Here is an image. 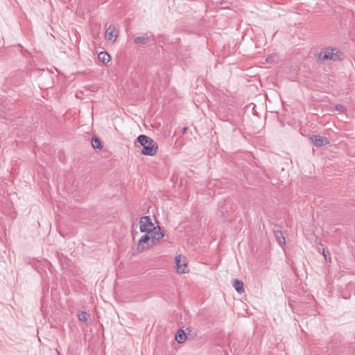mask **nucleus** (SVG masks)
Wrapping results in <instances>:
<instances>
[{
  "label": "nucleus",
  "mask_w": 355,
  "mask_h": 355,
  "mask_svg": "<svg viewBox=\"0 0 355 355\" xmlns=\"http://www.w3.org/2000/svg\"><path fill=\"white\" fill-rule=\"evenodd\" d=\"M164 236V231L159 226L155 230H150L139 236L138 232L132 234V239L136 243L135 250L143 252L157 245Z\"/></svg>",
  "instance_id": "1"
},
{
  "label": "nucleus",
  "mask_w": 355,
  "mask_h": 355,
  "mask_svg": "<svg viewBox=\"0 0 355 355\" xmlns=\"http://www.w3.org/2000/svg\"><path fill=\"white\" fill-rule=\"evenodd\" d=\"M137 141L144 147L141 151L142 155L153 156L157 153L158 146L150 137L141 135L137 137Z\"/></svg>",
  "instance_id": "2"
},
{
  "label": "nucleus",
  "mask_w": 355,
  "mask_h": 355,
  "mask_svg": "<svg viewBox=\"0 0 355 355\" xmlns=\"http://www.w3.org/2000/svg\"><path fill=\"white\" fill-rule=\"evenodd\" d=\"M343 58V53L337 49L334 48H326L322 50L318 57L319 60L322 62L327 60H341Z\"/></svg>",
  "instance_id": "3"
},
{
  "label": "nucleus",
  "mask_w": 355,
  "mask_h": 355,
  "mask_svg": "<svg viewBox=\"0 0 355 355\" xmlns=\"http://www.w3.org/2000/svg\"><path fill=\"white\" fill-rule=\"evenodd\" d=\"M157 226L150 216H143L139 220V230L142 234L150 230L156 229Z\"/></svg>",
  "instance_id": "4"
},
{
  "label": "nucleus",
  "mask_w": 355,
  "mask_h": 355,
  "mask_svg": "<svg viewBox=\"0 0 355 355\" xmlns=\"http://www.w3.org/2000/svg\"><path fill=\"white\" fill-rule=\"evenodd\" d=\"M175 262L176 264L177 272L179 274H184L188 272L187 270V259L185 256L179 254L175 257Z\"/></svg>",
  "instance_id": "5"
},
{
  "label": "nucleus",
  "mask_w": 355,
  "mask_h": 355,
  "mask_svg": "<svg viewBox=\"0 0 355 355\" xmlns=\"http://www.w3.org/2000/svg\"><path fill=\"white\" fill-rule=\"evenodd\" d=\"M310 140L317 147L324 146L330 143L329 139L327 137L316 135H311L310 137Z\"/></svg>",
  "instance_id": "6"
},
{
  "label": "nucleus",
  "mask_w": 355,
  "mask_h": 355,
  "mask_svg": "<svg viewBox=\"0 0 355 355\" xmlns=\"http://www.w3.org/2000/svg\"><path fill=\"white\" fill-rule=\"evenodd\" d=\"M118 36V31L113 25L109 26L105 32V39L107 40H115Z\"/></svg>",
  "instance_id": "7"
},
{
  "label": "nucleus",
  "mask_w": 355,
  "mask_h": 355,
  "mask_svg": "<svg viewBox=\"0 0 355 355\" xmlns=\"http://www.w3.org/2000/svg\"><path fill=\"white\" fill-rule=\"evenodd\" d=\"M98 58L100 62H101L103 64H107L110 61V55L104 51H102L98 53Z\"/></svg>",
  "instance_id": "8"
},
{
  "label": "nucleus",
  "mask_w": 355,
  "mask_h": 355,
  "mask_svg": "<svg viewBox=\"0 0 355 355\" xmlns=\"http://www.w3.org/2000/svg\"><path fill=\"white\" fill-rule=\"evenodd\" d=\"M175 340L178 343H182L187 340V335L184 330L179 329L175 336Z\"/></svg>",
  "instance_id": "9"
},
{
  "label": "nucleus",
  "mask_w": 355,
  "mask_h": 355,
  "mask_svg": "<svg viewBox=\"0 0 355 355\" xmlns=\"http://www.w3.org/2000/svg\"><path fill=\"white\" fill-rule=\"evenodd\" d=\"M149 37L147 35L136 37L134 40L135 43L139 44H146L149 41Z\"/></svg>",
  "instance_id": "10"
},
{
  "label": "nucleus",
  "mask_w": 355,
  "mask_h": 355,
  "mask_svg": "<svg viewBox=\"0 0 355 355\" xmlns=\"http://www.w3.org/2000/svg\"><path fill=\"white\" fill-rule=\"evenodd\" d=\"M233 286L238 293H242L244 292V287H243V282L238 280V279H235V280H234V282H233Z\"/></svg>",
  "instance_id": "11"
},
{
  "label": "nucleus",
  "mask_w": 355,
  "mask_h": 355,
  "mask_svg": "<svg viewBox=\"0 0 355 355\" xmlns=\"http://www.w3.org/2000/svg\"><path fill=\"white\" fill-rule=\"evenodd\" d=\"M275 235L277 242L279 243V244L281 246H283L286 244L285 238L283 236V234L281 231H279V230L275 231Z\"/></svg>",
  "instance_id": "12"
},
{
  "label": "nucleus",
  "mask_w": 355,
  "mask_h": 355,
  "mask_svg": "<svg viewBox=\"0 0 355 355\" xmlns=\"http://www.w3.org/2000/svg\"><path fill=\"white\" fill-rule=\"evenodd\" d=\"M78 319L83 322H87L88 321L89 315L85 311H81L78 315Z\"/></svg>",
  "instance_id": "13"
},
{
  "label": "nucleus",
  "mask_w": 355,
  "mask_h": 355,
  "mask_svg": "<svg viewBox=\"0 0 355 355\" xmlns=\"http://www.w3.org/2000/svg\"><path fill=\"white\" fill-rule=\"evenodd\" d=\"M92 144L94 148L96 149H101L102 148L101 142L100 139L97 138H92Z\"/></svg>",
  "instance_id": "14"
},
{
  "label": "nucleus",
  "mask_w": 355,
  "mask_h": 355,
  "mask_svg": "<svg viewBox=\"0 0 355 355\" xmlns=\"http://www.w3.org/2000/svg\"><path fill=\"white\" fill-rule=\"evenodd\" d=\"M336 110L340 112H343L346 110V108L340 104L336 105L335 107Z\"/></svg>",
  "instance_id": "15"
},
{
  "label": "nucleus",
  "mask_w": 355,
  "mask_h": 355,
  "mask_svg": "<svg viewBox=\"0 0 355 355\" xmlns=\"http://www.w3.org/2000/svg\"><path fill=\"white\" fill-rule=\"evenodd\" d=\"M270 60H271V57H268L266 58V62H269L270 61Z\"/></svg>",
  "instance_id": "16"
},
{
  "label": "nucleus",
  "mask_w": 355,
  "mask_h": 355,
  "mask_svg": "<svg viewBox=\"0 0 355 355\" xmlns=\"http://www.w3.org/2000/svg\"><path fill=\"white\" fill-rule=\"evenodd\" d=\"M323 254H324V257H325V259H327V256H326V254H325L324 252H323Z\"/></svg>",
  "instance_id": "17"
}]
</instances>
